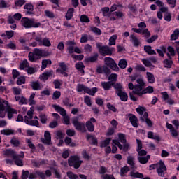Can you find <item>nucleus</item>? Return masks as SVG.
Listing matches in <instances>:
<instances>
[{
    "label": "nucleus",
    "instance_id": "obj_1",
    "mask_svg": "<svg viewBox=\"0 0 179 179\" xmlns=\"http://www.w3.org/2000/svg\"><path fill=\"white\" fill-rule=\"evenodd\" d=\"M34 113V107H31L30 110H29L27 113V116H24V119L22 115H18L17 118L16 120L17 122H23L24 121L25 124L27 125H31L32 127H40V123L38 122V117L37 116L34 117V120H33V113Z\"/></svg>",
    "mask_w": 179,
    "mask_h": 179
},
{
    "label": "nucleus",
    "instance_id": "obj_2",
    "mask_svg": "<svg viewBox=\"0 0 179 179\" xmlns=\"http://www.w3.org/2000/svg\"><path fill=\"white\" fill-rule=\"evenodd\" d=\"M3 101V103H2ZM6 113H8V120H12L13 115L17 114V110L12 108L10 107V104H9V101L4 100L0 101V117L1 118H5V115H6Z\"/></svg>",
    "mask_w": 179,
    "mask_h": 179
},
{
    "label": "nucleus",
    "instance_id": "obj_3",
    "mask_svg": "<svg viewBox=\"0 0 179 179\" xmlns=\"http://www.w3.org/2000/svg\"><path fill=\"white\" fill-rule=\"evenodd\" d=\"M101 12H102L103 16H104V17H108L110 22H115V20H117V19L124 17V13L122 12L115 11L111 13L110 8L108 7L102 8Z\"/></svg>",
    "mask_w": 179,
    "mask_h": 179
},
{
    "label": "nucleus",
    "instance_id": "obj_4",
    "mask_svg": "<svg viewBox=\"0 0 179 179\" xmlns=\"http://www.w3.org/2000/svg\"><path fill=\"white\" fill-rule=\"evenodd\" d=\"M4 155L5 156L12 157L13 160L15 162L17 166H23V160H22V159L24 157V153L23 152H21V154L20 155H17V154H16V152L13 151V150L8 149L4 151ZM20 157L22 159H20Z\"/></svg>",
    "mask_w": 179,
    "mask_h": 179
},
{
    "label": "nucleus",
    "instance_id": "obj_5",
    "mask_svg": "<svg viewBox=\"0 0 179 179\" xmlns=\"http://www.w3.org/2000/svg\"><path fill=\"white\" fill-rule=\"evenodd\" d=\"M155 169H157V173L159 177H164V171H166L167 169L162 161L150 165L149 170H155Z\"/></svg>",
    "mask_w": 179,
    "mask_h": 179
},
{
    "label": "nucleus",
    "instance_id": "obj_6",
    "mask_svg": "<svg viewBox=\"0 0 179 179\" xmlns=\"http://www.w3.org/2000/svg\"><path fill=\"white\" fill-rule=\"evenodd\" d=\"M21 23L25 29H31V27L37 28L41 26V23L31 20L27 17H23L21 20Z\"/></svg>",
    "mask_w": 179,
    "mask_h": 179
},
{
    "label": "nucleus",
    "instance_id": "obj_7",
    "mask_svg": "<svg viewBox=\"0 0 179 179\" xmlns=\"http://www.w3.org/2000/svg\"><path fill=\"white\" fill-rule=\"evenodd\" d=\"M96 48L102 55H113V52L115 51V48H110L107 45L103 46V44L100 43H96Z\"/></svg>",
    "mask_w": 179,
    "mask_h": 179
},
{
    "label": "nucleus",
    "instance_id": "obj_8",
    "mask_svg": "<svg viewBox=\"0 0 179 179\" xmlns=\"http://www.w3.org/2000/svg\"><path fill=\"white\" fill-rule=\"evenodd\" d=\"M97 87L90 89L83 85L78 84L77 85V92H84V93H87L90 96H94L97 93Z\"/></svg>",
    "mask_w": 179,
    "mask_h": 179
},
{
    "label": "nucleus",
    "instance_id": "obj_9",
    "mask_svg": "<svg viewBox=\"0 0 179 179\" xmlns=\"http://www.w3.org/2000/svg\"><path fill=\"white\" fill-rule=\"evenodd\" d=\"M72 124L74 126V128L80 132H86V127H85V123L80 122L78 117H73Z\"/></svg>",
    "mask_w": 179,
    "mask_h": 179
},
{
    "label": "nucleus",
    "instance_id": "obj_10",
    "mask_svg": "<svg viewBox=\"0 0 179 179\" xmlns=\"http://www.w3.org/2000/svg\"><path fill=\"white\" fill-rule=\"evenodd\" d=\"M82 163H83V161L80 160L78 156H73L69 159V166H71V167H74V169H79Z\"/></svg>",
    "mask_w": 179,
    "mask_h": 179
},
{
    "label": "nucleus",
    "instance_id": "obj_11",
    "mask_svg": "<svg viewBox=\"0 0 179 179\" xmlns=\"http://www.w3.org/2000/svg\"><path fill=\"white\" fill-rule=\"evenodd\" d=\"M105 64L107 65V66H110L113 71H115V72H118L120 71V68L117 65V63H115V61L111 57H106L104 59Z\"/></svg>",
    "mask_w": 179,
    "mask_h": 179
},
{
    "label": "nucleus",
    "instance_id": "obj_12",
    "mask_svg": "<svg viewBox=\"0 0 179 179\" xmlns=\"http://www.w3.org/2000/svg\"><path fill=\"white\" fill-rule=\"evenodd\" d=\"M36 41L38 43L39 45H44L45 47H51V42L50 39L45 38L43 40L40 37L36 38Z\"/></svg>",
    "mask_w": 179,
    "mask_h": 179
},
{
    "label": "nucleus",
    "instance_id": "obj_13",
    "mask_svg": "<svg viewBox=\"0 0 179 179\" xmlns=\"http://www.w3.org/2000/svg\"><path fill=\"white\" fill-rule=\"evenodd\" d=\"M41 142L45 145H51V134L48 131L44 133V138L41 139Z\"/></svg>",
    "mask_w": 179,
    "mask_h": 179
},
{
    "label": "nucleus",
    "instance_id": "obj_14",
    "mask_svg": "<svg viewBox=\"0 0 179 179\" xmlns=\"http://www.w3.org/2000/svg\"><path fill=\"white\" fill-rule=\"evenodd\" d=\"M143 64L145 65V66H147V68H155V66H153L152 64H156V59L152 58L150 59H142Z\"/></svg>",
    "mask_w": 179,
    "mask_h": 179
},
{
    "label": "nucleus",
    "instance_id": "obj_15",
    "mask_svg": "<svg viewBox=\"0 0 179 179\" xmlns=\"http://www.w3.org/2000/svg\"><path fill=\"white\" fill-rule=\"evenodd\" d=\"M143 90V87H141L139 85H134V90H133L132 93L137 96H142L144 94Z\"/></svg>",
    "mask_w": 179,
    "mask_h": 179
},
{
    "label": "nucleus",
    "instance_id": "obj_16",
    "mask_svg": "<svg viewBox=\"0 0 179 179\" xmlns=\"http://www.w3.org/2000/svg\"><path fill=\"white\" fill-rule=\"evenodd\" d=\"M37 176H39V177H41V178H42V179L45 178V174H44V173L40 172V171H37V172H34V173H31L29 174L28 178H29V179L37 178Z\"/></svg>",
    "mask_w": 179,
    "mask_h": 179
},
{
    "label": "nucleus",
    "instance_id": "obj_17",
    "mask_svg": "<svg viewBox=\"0 0 179 179\" xmlns=\"http://www.w3.org/2000/svg\"><path fill=\"white\" fill-rule=\"evenodd\" d=\"M94 122H96V119L94 117L86 122V127L90 132H93L94 131V125H93Z\"/></svg>",
    "mask_w": 179,
    "mask_h": 179
},
{
    "label": "nucleus",
    "instance_id": "obj_18",
    "mask_svg": "<svg viewBox=\"0 0 179 179\" xmlns=\"http://www.w3.org/2000/svg\"><path fill=\"white\" fill-rule=\"evenodd\" d=\"M166 128L170 130V133L174 138H177L178 136V132L176 129H174V127H173V124L166 123Z\"/></svg>",
    "mask_w": 179,
    "mask_h": 179
},
{
    "label": "nucleus",
    "instance_id": "obj_19",
    "mask_svg": "<svg viewBox=\"0 0 179 179\" xmlns=\"http://www.w3.org/2000/svg\"><path fill=\"white\" fill-rule=\"evenodd\" d=\"M128 117L131 125L134 128H138V118L136 117V116L132 114H129Z\"/></svg>",
    "mask_w": 179,
    "mask_h": 179
},
{
    "label": "nucleus",
    "instance_id": "obj_20",
    "mask_svg": "<svg viewBox=\"0 0 179 179\" xmlns=\"http://www.w3.org/2000/svg\"><path fill=\"white\" fill-rule=\"evenodd\" d=\"M117 146H118L119 149L122 150V145H120V141L118 140H113L112 153L117 152Z\"/></svg>",
    "mask_w": 179,
    "mask_h": 179
},
{
    "label": "nucleus",
    "instance_id": "obj_21",
    "mask_svg": "<svg viewBox=\"0 0 179 179\" xmlns=\"http://www.w3.org/2000/svg\"><path fill=\"white\" fill-rule=\"evenodd\" d=\"M116 94H117L122 101H127L128 100V94L124 91L116 92Z\"/></svg>",
    "mask_w": 179,
    "mask_h": 179
},
{
    "label": "nucleus",
    "instance_id": "obj_22",
    "mask_svg": "<svg viewBox=\"0 0 179 179\" xmlns=\"http://www.w3.org/2000/svg\"><path fill=\"white\" fill-rule=\"evenodd\" d=\"M31 87L34 90H41L43 86L38 81H33L31 83Z\"/></svg>",
    "mask_w": 179,
    "mask_h": 179
},
{
    "label": "nucleus",
    "instance_id": "obj_23",
    "mask_svg": "<svg viewBox=\"0 0 179 179\" xmlns=\"http://www.w3.org/2000/svg\"><path fill=\"white\" fill-rule=\"evenodd\" d=\"M50 76H52V71L44 72L39 76V79H41V80H48V78H50Z\"/></svg>",
    "mask_w": 179,
    "mask_h": 179
},
{
    "label": "nucleus",
    "instance_id": "obj_24",
    "mask_svg": "<svg viewBox=\"0 0 179 179\" xmlns=\"http://www.w3.org/2000/svg\"><path fill=\"white\" fill-rule=\"evenodd\" d=\"M75 41H69L67 42V45H69L67 50L69 54H73V52H75Z\"/></svg>",
    "mask_w": 179,
    "mask_h": 179
},
{
    "label": "nucleus",
    "instance_id": "obj_25",
    "mask_svg": "<svg viewBox=\"0 0 179 179\" xmlns=\"http://www.w3.org/2000/svg\"><path fill=\"white\" fill-rule=\"evenodd\" d=\"M96 72H98V73H103V72L106 74L111 73L110 69L106 66H104L103 68H101V66H98L96 69Z\"/></svg>",
    "mask_w": 179,
    "mask_h": 179
},
{
    "label": "nucleus",
    "instance_id": "obj_26",
    "mask_svg": "<svg viewBox=\"0 0 179 179\" xmlns=\"http://www.w3.org/2000/svg\"><path fill=\"white\" fill-rule=\"evenodd\" d=\"M52 107L53 108H55V111L59 113L62 117H65V115H66V110H65V109H64L63 108L59 107L57 105H53Z\"/></svg>",
    "mask_w": 179,
    "mask_h": 179
},
{
    "label": "nucleus",
    "instance_id": "obj_27",
    "mask_svg": "<svg viewBox=\"0 0 179 179\" xmlns=\"http://www.w3.org/2000/svg\"><path fill=\"white\" fill-rule=\"evenodd\" d=\"M149 159H150V155H146L144 157H138V160L141 164H146L149 162Z\"/></svg>",
    "mask_w": 179,
    "mask_h": 179
},
{
    "label": "nucleus",
    "instance_id": "obj_28",
    "mask_svg": "<svg viewBox=\"0 0 179 179\" xmlns=\"http://www.w3.org/2000/svg\"><path fill=\"white\" fill-rule=\"evenodd\" d=\"M33 52L38 56L39 59L41 57H45V52L41 49L35 48Z\"/></svg>",
    "mask_w": 179,
    "mask_h": 179
},
{
    "label": "nucleus",
    "instance_id": "obj_29",
    "mask_svg": "<svg viewBox=\"0 0 179 179\" xmlns=\"http://www.w3.org/2000/svg\"><path fill=\"white\" fill-rule=\"evenodd\" d=\"M130 40L133 43L134 47H138L141 45V41H139V39L136 38L134 35H131L130 36Z\"/></svg>",
    "mask_w": 179,
    "mask_h": 179
},
{
    "label": "nucleus",
    "instance_id": "obj_30",
    "mask_svg": "<svg viewBox=\"0 0 179 179\" xmlns=\"http://www.w3.org/2000/svg\"><path fill=\"white\" fill-rule=\"evenodd\" d=\"M29 61L31 62H36L38 59H40L34 52H29L28 55Z\"/></svg>",
    "mask_w": 179,
    "mask_h": 179
},
{
    "label": "nucleus",
    "instance_id": "obj_31",
    "mask_svg": "<svg viewBox=\"0 0 179 179\" xmlns=\"http://www.w3.org/2000/svg\"><path fill=\"white\" fill-rule=\"evenodd\" d=\"M24 9H26V15H31L33 13V5L30 3L25 4L24 6Z\"/></svg>",
    "mask_w": 179,
    "mask_h": 179
},
{
    "label": "nucleus",
    "instance_id": "obj_32",
    "mask_svg": "<svg viewBox=\"0 0 179 179\" xmlns=\"http://www.w3.org/2000/svg\"><path fill=\"white\" fill-rule=\"evenodd\" d=\"M113 85H114V84H113V83H111V81L101 83V86L103 87L104 90H110V89H111V87L113 86Z\"/></svg>",
    "mask_w": 179,
    "mask_h": 179
},
{
    "label": "nucleus",
    "instance_id": "obj_33",
    "mask_svg": "<svg viewBox=\"0 0 179 179\" xmlns=\"http://www.w3.org/2000/svg\"><path fill=\"white\" fill-rule=\"evenodd\" d=\"M148 138L149 139H154L155 141H157L158 142L160 141V137L156 134H155L152 131H149L148 133Z\"/></svg>",
    "mask_w": 179,
    "mask_h": 179
},
{
    "label": "nucleus",
    "instance_id": "obj_34",
    "mask_svg": "<svg viewBox=\"0 0 179 179\" xmlns=\"http://www.w3.org/2000/svg\"><path fill=\"white\" fill-rule=\"evenodd\" d=\"M118 66L121 68V69H125L127 66H128V62L125 59H122L119 61Z\"/></svg>",
    "mask_w": 179,
    "mask_h": 179
},
{
    "label": "nucleus",
    "instance_id": "obj_35",
    "mask_svg": "<svg viewBox=\"0 0 179 179\" xmlns=\"http://www.w3.org/2000/svg\"><path fill=\"white\" fill-rule=\"evenodd\" d=\"M117 38H118V36L117 35H113L112 36H110L109 38L108 45H115Z\"/></svg>",
    "mask_w": 179,
    "mask_h": 179
},
{
    "label": "nucleus",
    "instance_id": "obj_36",
    "mask_svg": "<svg viewBox=\"0 0 179 179\" xmlns=\"http://www.w3.org/2000/svg\"><path fill=\"white\" fill-rule=\"evenodd\" d=\"M146 75L148 83H155V76L150 72H147Z\"/></svg>",
    "mask_w": 179,
    "mask_h": 179
},
{
    "label": "nucleus",
    "instance_id": "obj_37",
    "mask_svg": "<svg viewBox=\"0 0 179 179\" xmlns=\"http://www.w3.org/2000/svg\"><path fill=\"white\" fill-rule=\"evenodd\" d=\"M73 12H75V9L73 8H69L67 10V13L66 14V20H71V17H73Z\"/></svg>",
    "mask_w": 179,
    "mask_h": 179
},
{
    "label": "nucleus",
    "instance_id": "obj_38",
    "mask_svg": "<svg viewBox=\"0 0 179 179\" xmlns=\"http://www.w3.org/2000/svg\"><path fill=\"white\" fill-rule=\"evenodd\" d=\"M144 51L147 52L149 55H156V52L152 49L151 46H144Z\"/></svg>",
    "mask_w": 179,
    "mask_h": 179
},
{
    "label": "nucleus",
    "instance_id": "obj_39",
    "mask_svg": "<svg viewBox=\"0 0 179 179\" xmlns=\"http://www.w3.org/2000/svg\"><path fill=\"white\" fill-rule=\"evenodd\" d=\"M64 143L67 146H71V148H73L76 146V144L73 142H72V138L69 137H66L64 140Z\"/></svg>",
    "mask_w": 179,
    "mask_h": 179
},
{
    "label": "nucleus",
    "instance_id": "obj_40",
    "mask_svg": "<svg viewBox=\"0 0 179 179\" xmlns=\"http://www.w3.org/2000/svg\"><path fill=\"white\" fill-rule=\"evenodd\" d=\"M52 62H51L50 59H43L42 60V66H41V69L42 71L45 69L47 68L48 65H51Z\"/></svg>",
    "mask_w": 179,
    "mask_h": 179
},
{
    "label": "nucleus",
    "instance_id": "obj_41",
    "mask_svg": "<svg viewBox=\"0 0 179 179\" xmlns=\"http://www.w3.org/2000/svg\"><path fill=\"white\" fill-rule=\"evenodd\" d=\"M168 52L167 56L170 58L171 57H174L176 55V51L174 50V48L169 46L167 48Z\"/></svg>",
    "mask_w": 179,
    "mask_h": 179
},
{
    "label": "nucleus",
    "instance_id": "obj_42",
    "mask_svg": "<svg viewBox=\"0 0 179 179\" xmlns=\"http://www.w3.org/2000/svg\"><path fill=\"white\" fill-rule=\"evenodd\" d=\"M118 78V75H117L116 73H112L109 76V82H110L111 83H113V85H114V83H115V82H117V78Z\"/></svg>",
    "mask_w": 179,
    "mask_h": 179
},
{
    "label": "nucleus",
    "instance_id": "obj_43",
    "mask_svg": "<svg viewBox=\"0 0 179 179\" xmlns=\"http://www.w3.org/2000/svg\"><path fill=\"white\" fill-rule=\"evenodd\" d=\"M13 134H15V131H13V129H3L1 131V135L9 136V135H13Z\"/></svg>",
    "mask_w": 179,
    "mask_h": 179
},
{
    "label": "nucleus",
    "instance_id": "obj_44",
    "mask_svg": "<svg viewBox=\"0 0 179 179\" xmlns=\"http://www.w3.org/2000/svg\"><path fill=\"white\" fill-rule=\"evenodd\" d=\"M76 68L78 69V71H80L82 73H85V71L83 70V68H85V66L83 65V63L80 62L77 64H76Z\"/></svg>",
    "mask_w": 179,
    "mask_h": 179
},
{
    "label": "nucleus",
    "instance_id": "obj_45",
    "mask_svg": "<svg viewBox=\"0 0 179 179\" xmlns=\"http://www.w3.org/2000/svg\"><path fill=\"white\" fill-rule=\"evenodd\" d=\"M179 37V29H176L171 36V40H177Z\"/></svg>",
    "mask_w": 179,
    "mask_h": 179
},
{
    "label": "nucleus",
    "instance_id": "obj_46",
    "mask_svg": "<svg viewBox=\"0 0 179 179\" xmlns=\"http://www.w3.org/2000/svg\"><path fill=\"white\" fill-rule=\"evenodd\" d=\"M130 176L134 178H143V174L139 172H131Z\"/></svg>",
    "mask_w": 179,
    "mask_h": 179
},
{
    "label": "nucleus",
    "instance_id": "obj_47",
    "mask_svg": "<svg viewBox=\"0 0 179 179\" xmlns=\"http://www.w3.org/2000/svg\"><path fill=\"white\" fill-rule=\"evenodd\" d=\"M27 68H29V62H27V60H24L20 65V69H24L26 71Z\"/></svg>",
    "mask_w": 179,
    "mask_h": 179
},
{
    "label": "nucleus",
    "instance_id": "obj_48",
    "mask_svg": "<svg viewBox=\"0 0 179 179\" xmlns=\"http://www.w3.org/2000/svg\"><path fill=\"white\" fill-rule=\"evenodd\" d=\"M97 58H99V55L95 54L94 56L87 58L85 61L87 62H96V61H97Z\"/></svg>",
    "mask_w": 179,
    "mask_h": 179
},
{
    "label": "nucleus",
    "instance_id": "obj_49",
    "mask_svg": "<svg viewBox=\"0 0 179 179\" xmlns=\"http://www.w3.org/2000/svg\"><path fill=\"white\" fill-rule=\"evenodd\" d=\"M10 143L13 145L15 148H17L19 145H20V141L16 138H13L10 140Z\"/></svg>",
    "mask_w": 179,
    "mask_h": 179
},
{
    "label": "nucleus",
    "instance_id": "obj_50",
    "mask_svg": "<svg viewBox=\"0 0 179 179\" xmlns=\"http://www.w3.org/2000/svg\"><path fill=\"white\" fill-rule=\"evenodd\" d=\"M110 142H111V138L105 139L101 142V148H107L110 145Z\"/></svg>",
    "mask_w": 179,
    "mask_h": 179
},
{
    "label": "nucleus",
    "instance_id": "obj_51",
    "mask_svg": "<svg viewBox=\"0 0 179 179\" xmlns=\"http://www.w3.org/2000/svg\"><path fill=\"white\" fill-rule=\"evenodd\" d=\"M173 65V61L166 59L164 61V66L165 68H171Z\"/></svg>",
    "mask_w": 179,
    "mask_h": 179
},
{
    "label": "nucleus",
    "instance_id": "obj_52",
    "mask_svg": "<svg viewBox=\"0 0 179 179\" xmlns=\"http://www.w3.org/2000/svg\"><path fill=\"white\" fill-rule=\"evenodd\" d=\"M134 160H135V157L133 156H129L127 157V163L131 166V167H134L135 166V163H134Z\"/></svg>",
    "mask_w": 179,
    "mask_h": 179
},
{
    "label": "nucleus",
    "instance_id": "obj_53",
    "mask_svg": "<svg viewBox=\"0 0 179 179\" xmlns=\"http://www.w3.org/2000/svg\"><path fill=\"white\" fill-rule=\"evenodd\" d=\"M26 83V78L20 76L17 80V85H24Z\"/></svg>",
    "mask_w": 179,
    "mask_h": 179
},
{
    "label": "nucleus",
    "instance_id": "obj_54",
    "mask_svg": "<svg viewBox=\"0 0 179 179\" xmlns=\"http://www.w3.org/2000/svg\"><path fill=\"white\" fill-rule=\"evenodd\" d=\"M80 22H82V23H89L90 20L86 15H82L80 16Z\"/></svg>",
    "mask_w": 179,
    "mask_h": 179
},
{
    "label": "nucleus",
    "instance_id": "obj_55",
    "mask_svg": "<svg viewBox=\"0 0 179 179\" xmlns=\"http://www.w3.org/2000/svg\"><path fill=\"white\" fill-rule=\"evenodd\" d=\"M129 171V168L128 166H124L120 170V176L124 177V174H127Z\"/></svg>",
    "mask_w": 179,
    "mask_h": 179
},
{
    "label": "nucleus",
    "instance_id": "obj_56",
    "mask_svg": "<svg viewBox=\"0 0 179 179\" xmlns=\"http://www.w3.org/2000/svg\"><path fill=\"white\" fill-rule=\"evenodd\" d=\"M153 91H154L153 87L148 86L145 89L143 90V93H144V94H150V93H153Z\"/></svg>",
    "mask_w": 179,
    "mask_h": 179
},
{
    "label": "nucleus",
    "instance_id": "obj_57",
    "mask_svg": "<svg viewBox=\"0 0 179 179\" xmlns=\"http://www.w3.org/2000/svg\"><path fill=\"white\" fill-rule=\"evenodd\" d=\"M118 138L121 143H125V142H127V139H125V135L124 134H118Z\"/></svg>",
    "mask_w": 179,
    "mask_h": 179
},
{
    "label": "nucleus",
    "instance_id": "obj_58",
    "mask_svg": "<svg viewBox=\"0 0 179 179\" xmlns=\"http://www.w3.org/2000/svg\"><path fill=\"white\" fill-rule=\"evenodd\" d=\"M24 3H26L25 0H16L15 1V6H17V8H20L21 6H23V5H24Z\"/></svg>",
    "mask_w": 179,
    "mask_h": 179
},
{
    "label": "nucleus",
    "instance_id": "obj_59",
    "mask_svg": "<svg viewBox=\"0 0 179 179\" xmlns=\"http://www.w3.org/2000/svg\"><path fill=\"white\" fill-rule=\"evenodd\" d=\"M141 34L144 37H146V38H148V37H150V32H149V30H148V29H141Z\"/></svg>",
    "mask_w": 179,
    "mask_h": 179
},
{
    "label": "nucleus",
    "instance_id": "obj_60",
    "mask_svg": "<svg viewBox=\"0 0 179 179\" xmlns=\"http://www.w3.org/2000/svg\"><path fill=\"white\" fill-rule=\"evenodd\" d=\"M91 31L93 33H95V34H98V36H100V34H101V30H100V29H99L96 27H91Z\"/></svg>",
    "mask_w": 179,
    "mask_h": 179
},
{
    "label": "nucleus",
    "instance_id": "obj_61",
    "mask_svg": "<svg viewBox=\"0 0 179 179\" xmlns=\"http://www.w3.org/2000/svg\"><path fill=\"white\" fill-rule=\"evenodd\" d=\"M13 92L15 95H19L22 94V89L18 87H13Z\"/></svg>",
    "mask_w": 179,
    "mask_h": 179
},
{
    "label": "nucleus",
    "instance_id": "obj_62",
    "mask_svg": "<svg viewBox=\"0 0 179 179\" xmlns=\"http://www.w3.org/2000/svg\"><path fill=\"white\" fill-rule=\"evenodd\" d=\"M67 177L69 179H76L78 178V175L73 174L71 171L67 172Z\"/></svg>",
    "mask_w": 179,
    "mask_h": 179
},
{
    "label": "nucleus",
    "instance_id": "obj_63",
    "mask_svg": "<svg viewBox=\"0 0 179 179\" xmlns=\"http://www.w3.org/2000/svg\"><path fill=\"white\" fill-rule=\"evenodd\" d=\"M8 6H9V3L5 0H1L0 1V8H8Z\"/></svg>",
    "mask_w": 179,
    "mask_h": 179
},
{
    "label": "nucleus",
    "instance_id": "obj_64",
    "mask_svg": "<svg viewBox=\"0 0 179 179\" xmlns=\"http://www.w3.org/2000/svg\"><path fill=\"white\" fill-rule=\"evenodd\" d=\"M40 121L41 124H46L47 123V117L45 115H40Z\"/></svg>",
    "mask_w": 179,
    "mask_h": 179
}]
</instances>
